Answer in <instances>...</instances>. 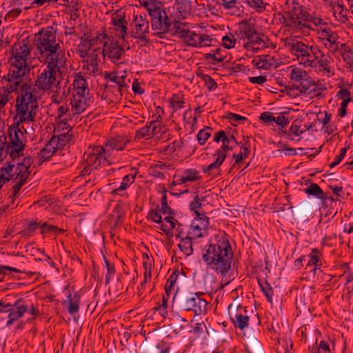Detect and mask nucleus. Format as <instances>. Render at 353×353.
<instances>
[{"label": "nucleus", "instance_id": "8", "mask_svg": "<svg viewBox=\"0 0 353 353\" xmlns=\"http://www.w3.org/2000/svg\"><path fill=\"white\" fill-rule=\"evenodd\" d=\"M90 103V91L87 81L81 76H77L73 81L72 97L70 99L72 114L83 113Z\"/></svg>", "mask_w": 353, "mask_h": 353}, {"label": "nucleus", "instance_id": "3", "mask_svg": "<svg viewBox=\"0 0 353 353\" xmlns=\"http://www.w3.org/2000/svg\"><path fill=\"white\" fill-rule=\"evenodd\" d=\"M284 20L287 26L296 32H308L323 21L320 17L310 15L305 8L295 0H287L283 7Z\"/></svg>", "mask_w": 353, "mask_h": 353}, {"label": "nucleus", "instance_id": "17", "mask_svg": "<svg viewBox=\"0 0 353 353\" xmlns=\"http://www.w3.org/2000/svg\"><path fill=\"white\" fill-rule=\"evenodd\" d=\"M148 13L152 18L151 26L154 30H157L158 33H164L168 31L170 22L162 5L150 9Z\"/></svg>", "mask_w": 353, "mask_h": 353}, {"label": "nucleus", "instance_id": "60", "mask_svg": "<svg viewBox=\"0 0 353 353\" xmlns=\"http://www.w3.org/2000/svg\"><path fill=\"white\" fill-rule=\"evenodd\" d=\"M41 228L42 233H46V232H51V231H53V232L59 231V232H61L63 231L52 225H50L46 223H43Z\"/></svg>", "mask_w": 353, "mask_h": 353}, {"label": "nucleus", "instance_id": "50", "mask_svg": "<svg viewBox=\"0 0 353 353\" xmlns=\"http://www.w3.org/2000/svg\"><path fill=\"white\" fill-rule=\"evenodd\" d=\"M140 5L150 11V9H153L161 5V2L158 0H138Z\"/></svg>", "mask_w": 353, "mask_h": 353}, {"label": "nucleus", "instance_id": "62", "mask_svg": "<svg viewBox=\"0 0 353 353\" xmlns=\"http://www.w3.org/2000/svg\"><path fill=\"white\" fill-rule=\"evenodd\" d=\"M274 122L283 128L289 123V120L284 115H279L276 117H274Z\"/></svg>", "mask_w": 353, "mask_h": 353}, {"label": "nucleus", "instance_id": "11", "mask_svg": "<svg viewBox=\"0 0 353 353\" xmlns=\"http://www.w3.org/2000/svg\"><path fill=\"white\" fill-rule=\"evenodd\" d=\"M33 161L30 157H25L21 162L14 164L13 168L11 169L12 175L10 180L15 182L12 186V194L10 196L13 202L14 199L19 196V192L21 187L26 183L27 179L30 175L29 168L32 164Z\"/></svg>", "mask_w": 353, "mask_h": 353}, {"label": "nucleus", "instance_id": "43", "mask_svg": "<svg viewBox=\"0 0 353 353\" xmlns=\"http://www.w3.org/2000/svg\"><path fill=\"white\" fill-rule=\"evenodd\" d=\"M70 91V88L66 91L65 89L63 91L61 90V88L58 87L54 89L53 94L51 97L52 102L55 104H60L64 99H65L67 96V92Z\"/></svg>", "mask_w": 353, "mask_h": 353}, {"label": "nucleus", "instance_id": "40", "mask_svg": "<svg viewBox=\"0 0 353 353\" xmlns=\"http://www.w3.org/2000/svg\"><path fill=\"white\" fill-rule=\"evenodd\" d=\"M179 177L180 183L192 182L199 179V172L194 169L185 170Z\"/></svg>", "mask_w": 353, "mask_h": 353}, {"label": "nucleus", "instance_id": "55", "mask_svg": "<svg viewBox=\"0 0 353 353\" xmlns=\"http://www.w3.org/2000/svg\"><path fill=\"white\" fill-rule=\"evenodd\" d=\"M348 148H349V145H347V147H345L341 150L340 154L336 157L334 161H333L332 163H331L330 164L329 166L330 168H332L336 166L338 164H339L342 161V160L344 159V157L346 154V152H347V150Z\"/></svg>", "mask_w": 353, "mask_h": 353}, {"label": "nucleus", "instance_id": "19", "mask_svg": "<svg viewBox=\"0 0 353 353\" xmlns=\"http://www.w3.org/2000/svg\"><path fill=\"white\" fill-rule=\"evenodd\" d=\"M228 312L230 319L235 327H238L241 330L248 327L250 317L247 314L245 307L240 305L234 306L230 304L228 307Z\"/></svg>", "mask_w": 353, "mask_h": 353}, {"label": "nucleus", "instance_id": "21", "mask_svg": "<svg viewBox=\"0 0 353 353\" xmlns=\"http://www.w3.org/2000/svg\"><path fill=\"white\" fill-rule=\"evenodd\" d=\"M318 34L319 40L330 52L334 53L339 50L341 43L335 32L328 28H321L318 30Z\"/></svg>", "mask_w": 353, "mask_h": 353}, {"label": "nucleus", "instance_id": "64", "mask_svg": "<svg viewBox=\"0 0 353 353\" xmlns=\"http://www.w3.org/2000/svg\"><path fill=\"white\" fill-rule=\"evenodd\" d=\"M351 101V98L345 99L342 101L341 104V108L339 110V116L341 117H343L346 114V108L348 105V103Z\"/></svg>", "mask_w": 353, "mask_h": 353}, {"label": "nucleus", "instance_id": "52", "mask_svg": "<svg viewBox=\"0 0 353 353\" xmlns=\"http://www.w3.org/2000/svg\"><path fill=\"white\" fill-rule=\"evenodd\" d=\"M221 50L220 48H216L215 50H212V52L206 54V59L211 58L217 62H222L225 56L221 54Z\"/></svg>", "mask_w": 353, "mask_h": 353}, {"label": "nucleus", "instance_id": "29", "mask_svg": "<svg viewBox=\"0 0 353 353\" xmlns=\"http://www.w3.org/2000/svg\"><path fill=\"white\" fill-rule=\"evenodd\" d=\"M319 251L316 249H313L312 252L307 256H301L299 259H296L295 261V265L299 266L303 261H307L306 269H307L310 272H313V274H316V272L319 270Z\"/></svg>", "mask_w": 353, "mask_h": 353}, {"label": "nucleus", "instance_id": "58", "mask_svg": "<svg viewBox=\"0 0 353 353\" xmlns=\"http://www.w3.org/2000/svg\"><path fill=\"white\" fill-rule=\"evenodd\" d=\"M57 117L61 118L65 115H67L68 114V116L70 117L72 115L70 109L66 105H61L59 106L57 109Z\"/></svg>", "mask_w": 353, "mask_h": 353}, {"label": "nucleus", "instance_id": "37", "mask_svg": "<svg viewBox=\"0 0 353 353\" xmlns=\"http://www.w3.org/2000/svg\"><path fill=\"white\" fill-rule=\"evenodd\" d=\"M288 70L290 71L289 77L291 80L299 82L301 84L303 81L306 79L307 72L305 70L295 66L290 67Z\"/></svg>", "mask_w": 353, "mask_h": 353}, {"label": "nucleus", "instance_id": "22", "mask_svg": "<svg viewBox=\"0 0 353 353\" xmlns=\"http://www.w3.org/2000/svg\"><path fill=\"white\" fill-rule=\"evenodd\" d=\"M208 225V218L204 214H198L192 221L188 234L195 239L203 237L207 233Z\"/></svg>", "mask_w": 353, "mask_h": 353}, {"label": "nucleus", "instance_id": "61", "mask_svg": "<svg viewBox=\"0 0 353 353\" xmlns=\"http://www.w3.org/2000/svg\"><path fill=\"white\" fill-rule=\"evenodd\" d=\"M219 4L224 7L225 9L229 10L236 7V0H222L219 1Z\"/></svg>", "mask_w": 353, "mask_h": 353}, {"label": "nucleus", "instance_id": "59", "mask_svg": "<svg viewBox=\"0 0 353 353\" xmlns=\"http://www.w3.org/2000/svg\"><path fill=\"white\" fill-rule=\"evenodd\" d=\"M228 119L230 120V121L234 125H237L240 121L246 120L245 117L234 113H230L228 115Z\"/></svg>", "mask_w": 353, "mask_h": 353}, {"label": "nucleus", "instance_id": "51", "mask_svg": "<svg viewBox=\"0 0 353 353\" xmlns=\"http://www.w3.org/2000/svg\"><path fill=\"white\" fill-rule=\"evenodd\" d=\"M105 263L107 268V274L105 275V284H108L112 279V276L115 273L114 265L110 263L106 259H105Z\"/></svg>", "mask_w": 353, "mask_h": 353}, {"label": "nucleus", "instance_id": "31", "mask_svg": "<svg viewBox=\"0 0 353 353\" xmlns=\"http://www.w3.org/2000/svg\"><path fill=\"white\" fill-rule=\"evenodd\" d=\"M252 63L259 69L268 70L276 65V60L269 54L259 55L252 59Z\"/></svg>", "mask_w": 353, "mask_h": 353}, {"label": "nucleus", "instance_id": "57", "mask_svg": "<svg viewBox=\"0 0 353 353\" xmlns=\"http://www.w3.org/2000/svg\"><path fill=\"white\" fill-rule=\"evenodd\" d=\"M259 119L265 123L270 124L274 122V116L268 112H264L261 114Z\"/></svg>", "mask_w": 353, "mask_h": 353}, {"label": "nucleus", "instance_id": "10", "mask_svg": "<svg viewBox=\"0 0 353 353\" xmlns=\"http://www.w3.org/2000/svg\"><path fill=\"white\" fill-rule=\"evenodd\" d=\"M290 53L296 57L299 63L305 68H313L316 65L314 58L320 54L321 50L316 45L310 46L303 41L292 40L288 43Z\"/></svg>", "mask_w": 353, "mask_h": 353}, {"label": "nucleus", "instance_id": "16", "mask_svg": "<svg viewBox=\"0 0 353 353\" xmlns=\"http://www.w3.org/2000/svg\"><path fill=\"white\" fill-rule=\"evenodd\" d=\"M181 37L189 46L195 48L208 47L212 45V39L204 33H196L194 31L181 30L179 31Z\"/></svg>", "mask_w": 353, "mask_h": 353}, {"label": "nucleus", "instance_id": "24", "mask_svg": "<svg viewBox=\"0 0 353 353\" xmlns=\"http://www.w3.org/2000/svg\"><path fill=\"white\" fill-rule=\"evenodd\" d=\"M101 54V50L96 49L92 52L90 55L83 59V69L87 74L94 76L102 74V70L99 63V57Z\"/></svg>", "mask_w": 353, "mask_h": 353}, {"label": "nucleus", "instance_id": "20", "mask_svg": "<svg viewBox=\"0 0 353 353\" xmlns=\"http://www.w3.org/2000/svg\"><path fill=\"white\" fill-rule=\"evenodd\" d=\"M103 39H105V35L100 34L93 39H81L80 43L77 46V52L80 57L84 59L90 55L96 49L101 50L100 45L103 44Z\"/></svg>", "mask_w": 353, "mask_h": 353}, {"label": "nucleus", "instance_id": "39", "mask_svg": "<svg viewBox=\"0 0 353 353\" xmlns=\"http://www.w3.org/2000/svg\"><path fill=\"white\" fill-rule=\"evenodd\" d=\"M305 193L316 197L322 201L325 200L326 195L316 183H311L306 188L304 189Z\"/></svg>", "mask_w": 353, "mask_h": 353}, {"label": "nucleus", "instance_id": "9", "mask_svg": "<svg viewBox=\"0 0 353 353\" xmlns=\"http://www.w3.org/2000/svg\"><path fill=\"white\" fill-rule=\"evenodd\" d=\"M0 312L8 313V320L6 323L8 326L21 318L25 313H29L34 316L39 314V309L23 299H18L14 304L7 303L3 301H0Z\"/></svg>", "mask_w": 353, "mask_h": 353}, {"label": "nucleus", "instance_id": "15", "mask_svg": "<svg viewBox=\"0 0 353 353\" xmlns=\"http://www.w3.org/2000/svg\"><path fill=\"white\" fill-rule=\"evenodd\" d=\"M181 307L185 311H192L196 315H201L206 311L207 301L197 293L185 295L181 299Z\"/></svg>", "mask_w": 353, "mask_h": 353}, {"label": "nucleus", "instance_id": "30", "mask_svg": "<svg viewBox=\"0 0 353 353\" xmlns=\"http://www.w3.org/2000/svg\"><path fill=\"white\" fill-rule=\"evenodd\" d=\"M173 10L179 19H185L191 13V3L188 0L176 1L173 5Z\"/></svg>", "mask_w": 353, "mask_h": 353}, {"label": "nucleus", "instance_id": "2", "mask_svg": "<svg viewBox=\"0 0 353 353\" xmlns=\"http://www.w3.org/2000/svg\"><path fill=\"white\" fill-rule=\"evenodd\" d=\"M17 87L15 91L17 94L16 99L17 123L30 125L33 130L38 108L35 88L28 83L26 81H20V84Z\"/></svg>", "mask_w": 353, "mask_h": 353}, {"label": "nucleus", "instance_id": "35", "mask_svg": "<svg viewBox=\"0 0 353 353\" xmlns=\"http://www.w3.org/2000/svg\"><path fill=\"white\" fill-rule=\"evenodd\" d=\"M334 17L341 23H345L347 21V10L345 9L343 4L339 0L332 8Z\"/></svg>", "mask_w": 353, "mask_h": 353}, {"label": "nucleus", "instance_id": "26", "mask_svg": "<svg viewBox=\"0 0 353 353\" xmlns=\"http://www.w3.org/2000/svg\"><path fill=\"white\" fill-rule=\"evenodd\" d=\"M134 37L141 41H149V23L142 16L136 15L134 17Z\"/></svg>", "mask_w": 353, "mask_h": 353}, {"label": "nucleus", "instance_id": "13", "mask_svg": "<svg viewBox=\"0 0 353 353\" xmlns=\"http://www.w3.org/2000/svg\"><path fill=\"white\" fill-rule=\"evenodd\" d=\"M105 78L110 79L115 85L107 86L102 96H104V99L106 100L111 101L118 99L123 95V92L127 88L125 76L124 74L118 76L114 73H106Z\"/></svg>", "mask_w": 353, "mask_h": 353}, {"label": "nucleus", "instance_id": "48", "mask_svg": "<svg viewBox=\"0 0 353 353\" xmlns=\"http://www.w3.org/2000/svg\"><path fill=\"white\" fill-rule=\"evenodd\" d=\"M212 128L205 127V128L199 130V132L197 134V140L200 145H204L207 140L210 138L211 136V132Z\"/></svg>", "mask_w": 353, "mask_h": 353}, {"label": "nucleus", "instance_id": "53", "mask_svg": "<svg viewBox=\"0 0 353 353\" xmlns=\"http://www.w3.org/2000/svg\"><path fill=\"white\" fill-rule=\"evenodd\" d=\"M176 276L172 274L169 279L167 280L165 286V292L167 296H170L172 294L173 290L172 288L176 282Z\"/></svg>", "mask_w": 353, "mask_h": 353}, {"label": "nucleus", "instance_id": "27", "mask_svg": "<svg viewBox=\"0 0 353 353\" xmlns=\"http://www.w3.org/2000/svg\"><path fill=\"white\" fill-rule=\"evenodd\" d=\"M5 79L8 82L6 85H0V109L8 103L11 93L15 92L20 84L19 81L10 79L8 75Z\"/></svg>", "mask_w": 353, "mask_h": 353}, {"label": "nucleus", "instance_id": "33", "mask_svg": "<svg viewBox=\"0 0 353 353\" xmlns=\"http://www.w3.org/2000/svg\"><path fill=\"white\" fill-rule=\"evenodd\" d=\"M176 237L181 239L178 246L184 255L189 256L192 254L193 248L192 240L194 239L188 234L186 236H181V232L176 235Z\"/></svg>", "mask_w": 353, "mask_h": 353}, {"label": "nucleus", "instance_id": "14", "mask_svg": "<svg viewBox=\"0 0 353 353\" xmlns=\"http://www.w3.org/2000/svg\"><path fill=\"white\" fill-rule=\"evenodd\" d=\"M108 156L102 146H96L90 148L83 154V162L85 168L90 170L97 169L101 165H108L110 161L108 160Z\"/></svg>", "mask_w": 353, "mask_h": 353}, {"label": "nucleus", "instance_id": "23", "mask_svg": "<svg viewBox=\"0 0 353 353\" xmlns=\"http://www.w3.org/2000/svg\"><path fill=\"white\" fill-rule=\"evenodd\" d=\"M103 39V44L100 45L101 53H103V57H108L112 62L116 63L119 59H121L125 52L117 42L110 41L107 42Z\"/></svg>", "mask_w": 353, "mask_h": 353}, {"label": "nucleus", "instance_id": "44", "mask_svg": "<svg viewBox=\"0 0 353 353\" xmlns=\"http://www.w3.org/2000/svg\"><path fill=\"white\" fill-rule=\"evenodd\" d=\"M305 130L300 129V127L297 125H292L290 128L288 137V139L292 141H299L301 140L300 135L302 134Z\"/></svg>", "mask_w": 353, "mask_h": 353}, {"label": "nucleus", "instance_id": "12", "mask_svg": "<svg viewBox=\"0 0 353 353\" xmlns=\"http://www.w3.org/2000/svg\"><path fill=\"white\" fill-rule=\"evenodd\" d=\"M26 145V136L19 125L10 129L9 141L6 143V152L12 159L23 155Z\"/></svg>", "mask_w": 353, "mask_h": 353}, {"label": "nucleus", "instance_id": "56", "mask_svg": "<svg viewBox=\"0 0 353 353\" xmlns=\"http://www.w3.org/2000/svg\"><path fill=\"white\" fill-rule=\"evenodd\" d=\"M150 130V126H148V125H146L143 128H141L137 131L136 138L140 139L147 137L152 136Z\"/></svg>", "mask_w": 353, "mask_h": 353}, {"label": "nucleus", "instance_id": "1", "mask_svg": "<svg viewBox=\"0 0 353 353\" xmlns=\"http://www.w3.org/2000/svg\"><path fill=\"white\" fill-rule=\"evenodd\" d=\"M201 256L207 267L216 274L225 276L231 270L234 253L225 234L217 235L215 243L206 244Z\"/></svg>", "mask_w": 353, "mask_h": 353}, {"label": "nucleus", "instance_id": "36", "mask_svg": "<svg viewBox=\"0 0 353 353\" xmlns=\"http://www.w3.org/2000/svg\"><path fill=\"white\" fill-rule=\"evenodd\" d=\"M103 147L105 153L110 157L114 150L119 151L123 150L125 147V143L121 138L112 139Z\"/></svg>", "mask_w": 353, "mask_h": 353}, {"label": "nucleus", "instance_id": "46", "mask_svg": "<svg viewBox=\"0 0 353 353\" xmlns=\"http://www.w3.org/2000/svg\"><path fill=\"white\" fill-rule=\"evenodd\" d=\"M216 157H217L214 162L210 163L207 167H204L203 168V170L204 172L210 174L211 172V171H212L213 170L218 169L221 165V164L223 163V162L225 160L224 156L223 154H221V155L216 156Z\"/></svg>", "mask_w": 353, "mask_h": 353}, {"label": "nucleus", "instance_id": "42", "mask_svg": "<svg viewBox=\"0 0 353 353\" xmlns=\"http://www.w3.org/2000/svg\"><path fill=\"white\" fill-rule=\"evenodd\" d=\"M135 175L127 174L123 179L120 185L112 190V193L114 194H121V192L126 190L134 181Z\"/></svg>", "mask_w": 353, "mask_h": 353}, {"label": "nucleus", "instance_id": "63", "mask_svg": "<svg viewBox=\"0 0 353 353\" xmlns=\"http://www.w3.org/2000/svg\"><path fill=\"white\" fill-rule=\"evenodd\" d=\"M267 81L265 76H258L249 77V81L254 84L262 85Z\"/></svg>", "mask_w": 353, "mask_h": 353}, {"label": "nucleus", "instance_id": "34", "mask_svg": "<svg viewBox=\"0 0 353 353\" xmlns=\"http://www.w3.org/2000/svg\"><path fill=\"white\" fill-rule=\"evenodd\" d=\"M233 144H238L233 135L228 134L227 137H225V139L222 141L221 147L215 152L214 156L223 154L225 159L227 153L232 150Z\"/></svg>", "mask_w": 353, "mask_h": 353}, {"label": "nucleus", "instance_id": "47", "mask_svg": "<svg viewBox=\"0 0 353 353\" xmlns=\"http://www.w3.org/2000/svg\"><path fill=\"white\" fill-rule=\"evenodd\" d=\"M238 41L235 37V34H229L222 38L223 46L228 49H231L235 46V43Z\"/></svg>", "mask_w": 353, "mask_h": 353}, {"label": "nucleus", "instance_id": "25", "mask_svg": "<svg viewBox=\"0 0 353 353\" xmlns=\"http://www.w3.org/2000/svg\"><path fill=\"white\" fill-rule=\"evenodd\" d=\"M300 89H301V96L313 99L314 97H321L322 96V91L325 90V88L316 84L311 78L307 77L300 84Z\"/></svg>", "mask_w": 353, "mask_h": 353}, {"label": "nucleus", "instance_id": "54", "mask_svg": "<svg viewBox=\"0 0 353 353\" xmlns=\"http://www.w3.org/2000/svg\"><path fill=\"white\" fill-rule=\"evenodd\" d=\"M286 94L290 97H296L301 96V89H300V85L293 87L285 86Z\"/></svg>", "mask_w": 353, "mask_h": 353}, {"label": "nucleus", "instance_id": "5", "mask_svg": "<svg viewBox=\"0 0 353 353\" xmlns=\"http://www.w3.org/2000/svg\"><path fill=\"white\" fill-rule=\"evenodd\" d=\"M43 63L34 81L39 90L53 92L60 85V78L66 71L67 61H40Z\"/></svg>", "mask_w": 353, "mask_h": 353}, {"label": "nucleus", "instance_id": "6", "mask_svg": "<svg viewBox=\"0 0 353 353\" xmlns=\"http://www.w3.org/2000/svg\"><path fill=\"white\" fill-rule=\"evenodd\" d=\"M36 46L39 61H67L57 41L56 31L52 26L41 29L37 35Z\"/></svg>", "mask_w": 353, "mask_h": 353}, {"label": "nucleus", "instance_id": "45", "mask_svg": "<svg viewBox=\"0 0 353 353\" xmlns=\"http://www.w3.org/2000/svg\"><path fill=\"white\" fill-rule=\"evenodd\" d=\"M184 98L181 94H173L170 99V105L174 111H177L183 107Z\"/></svg>", "mask_w": 353, "mask_h": 353}, {"label": "nucleus", "instance_id": "49", "mask_svg": "<svg viewBox=\"0 0 353 353\" xmlns=\"http://www.w3.org/2000/svg\"><path fill=\"white\" fill-rule=\"evenodd\" d=\"M205 201V197H200L199 195H196L194 200L190 204V208L191 210L194 211L196 214V216L198 214H201L199 212V209L201 207L202 202Z\"/></svg>", "mask_w": 353, "mask_h": 353}, {"label": "nucleus", "instance_id": "41", "mask_svg": "<svg viewBox=\"0 0 353 353\" xmlns=\"http://www.w3.org/2000/svg\"><path fill=\"white\" fill-rule=\"evenodd\" d=\"M112 25L118 32V35L124 38L127 32L126 21L124 18H113Z\"/></svg>", "mask_w": 353, "mask_h": 353}, {"label": "nucleus", "instance_id": "7", "mask_svg": "<svg viewBox=\"0 0 353 353\" xmlns=\"http://www.w3.org/2000/svg\"><path fill=\"white\" fill-rule=\"evenodd\" d=\"M234 34L238 42L248 51L257 52L268 47V37L257 32L255 24L250 21L243 20L238 23L235 26Z\"/></svg>", "mask_w": 353, "mask_h": 353}, {"label": "nucleus", "instance_id": "4", "mask_svg": "<svg viewBox=\"0 0 353 353\" xmlns=\"http://www.w3.org/2000/svg\"><path fill=\"white\" fill-rule=\"evenodd\" d=\"M32 46L23 39L15 43L12 48L8 77L13 80L26 81L25 76L29 73L32 64Z\"/></svg>", "mask_w": 353, "mask_h": 353}, {"label": "nucleus", "instance_id": "28", "mask_svg": "<svg viewBox=\"0 0 353 353\" xmlns=\"http://www.w3.org/2000/svg\"><path fill=\"white\" fill-rule=\"evenodd\" d=\"M316 65L318 64L320 68V72L327 77H332L334 74V68L331 65L332 58L329 54L323 53L321 51L317 54L316 58H314Z\"/></svg>", "mask_w": 353, "mask_h": 353}, {"label": "nucleus", "instance_id": "38", "mask_svg": "<svg viewBox=\"0 0 353 353\" xmlns=\"http://www.w3.org/2000/svg\"><path fill=\"white\" fill-rule=\"evenodd\" d=\"M68 310L70 314L78 312L79 310L80 296L77 294H69L68 295Z\"/></svg>", "mask_w": 353, "mask_h": 353}, {"label": "nucleus", "instance_id": "18", "mask_svg": "<svg viewBox=\"0 0 353 353\" xmlns=\"http://www.w3.org/2000/svg\"><path fill=\"white\" fill-rule=\"evenodd\" d=\"M67 143H68V136H63V139L52 137L48 143L40 151L38 157L39 163L49 159L57 150L63 148Z\"/></svg>", "mask_w": 353, "mask_h": 353}, {"label": "nucleus", "instance_id": "32", "mask_svg": "<svg viewBox=\"0 0 353 353\" xmlns=\"http://www.w3.org/2000/svg\"><path fill=\"white\" fill-rule=\"evenodd\" d=\"M72 130V126L65 121H61L57 124L54 130V135L52 137H58L63 139V136H68V143L72 139V134L70 133Z\"/></svg>", "mask_w": 353, "mask_h": 353}]
</instances>
